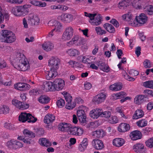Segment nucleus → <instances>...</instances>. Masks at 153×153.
<instances>
[{
    "label": "nucleus",
    "mask_w": 153,
    "mask_h": 153,
    "mask_svg": "<svg viewBox=\"0 0 153 153\" xmlns=\"http://www.w3.org/2000/svg\"><path fill=\"white\" fill-rule=\"evenodd\" d=\"M130 137L133 140L139 139L142 137L141 133L138 130L134 131L130 133Z\"/></svg>",
    "instance_id": "23"
},
{
    "label": "nucleus",
    "mask_w": 153,
    "mask_h": 153,
    "mask_svg": "<svg viewBox=\"0 0 153 153\" xmlns=\"http://www.w3.org/2000/svg\"><path fill=\"white\" fill-rule=\"evenodd\" d=\"M88 140L86 138L83 139V140L79 144L78 149L81 152H84L87 149L88 145Z\"/></svg>",
    "instance_id": "17"
},
{
    "label": "nucleus",
    "mask_w": 153,
    "mask_h": 153,
    "mask_svg": "<svg viewBox=\"0 0 153 153\" xmlns=\"http://www.w3.org/2000/svg\"><path fill=\"white\" fill-rule=\"evenodd\" d=\"M53 85L54 90L60 91L64 87L65 85V82L64 80L60 79H55L53 82Z\"/></svg>",
    "instance_id": "10"
},
{
    "label": "nucleus",
    "mask_w": 153,
    "mask_h": 153,
    "mask_svg": "<svg viewBox=\"0 0 153 153\" xmlns=\"http://www.w3.org/2000/svg\"><path fill=\"white\" fill-rule=\"evenodd\" d=\"M77 115L78 118L85 116V112L82 109L78 110L77 111Z\"/></svg>",
    "instance_id": "54"
},
{
    "label": "nucleus",
    "mask_w": 153,
    "mask_h": 153,
    "mask_svg": "<svg viewBox=\"0 0 153 153\" xmlns=\"http://www.w3.org/2000/svg\"><path fill=\"white\" fill-rule=\"evenodd\" d=\"M126 62V57H123L121 61L117 65L118 68L121 70H123V67H121L122 64H125Z\"/></svg>",
    "instance_id": "53"
},
{
    "label": "nucleus",
    "mask_w": 153,
    "mask_h": 153,
    "mask_svg": "<svg viewBox=\"0 0 153 153\" xmlns=\"http://www.w3.org/2000/svg\"><path fill=\"white\" fill-rule=\"evenodd\" d=\"M142 2H141V4L143 3L144 1H145L144 6L145 8L144 9H146L145 10V12L146 13L149 15H152L153 14V6L152 5H150L146 7V8H145V4L146 2V0H141Z\"/></svg>",
    "instance_id": "30"
},
{
    "label": "nucleus",
    "mask_w": 153,
    "mask_h": 153,
    "mask_svg": "<svg viewBox=\"0 0 153 153\" xmlns=\"http://www.w3.org/2000/svg\"><path fill=\"white\" fill-rule=\"evenodd\" d=\"M7 66V64L5 60L1 59L0 61V69H3L6 68Z\"/></svg>",
    "instance_id": "61"
},
{
    "label": "nucleus",
    "mask_w": 153,
    "mask_h": 153,
    "mask_svg": "<svg viewBox=\"0 0 153 153\" xmlns=\"http://www.w3.org/2000/svg\"><path fill=\"white\" fill-rule=\"evenodd\" d=\"M107 97V94L105 92H102L94 97L93 101L97 104H100L104 102Z\"/></svg>",
    "instance_id": "8"
},
{
    "label": "nucleus",
    "mask_w": 153,
    "mask_h": 153,
    "mask_svg": "<svg viewBox=\"0 0 153 153\" xmlns=\"http://www.w3.org/2000/svg\"><path fill=\"white\" fill-rule=\"evenodd\" d=\"M102 108H97L91 111L90 113V117L93 119H97L99 117H101Z\"/></svg>",
    "instance_id": "18"
},
{
    "label": "nucleus",
    "mask_w": 153,
    "mask_h": 153,
    "mask_svg": "<svg viewBox=\"0 0 153 153\" xmlns=\"http://www.w3.org/2000/svg\"><path fill=\"white\" fill-rule=\"evenodd\" d=\"M133 149L134 152L137 153H145V149L144 146L142 143H137L133 146Z\"/></svg>",
    "instance_id": "21"
},
{
    "label": "nucleus",
    "mask_w": 153,
    "mask_h": 153,
    "mask_svg": "<svg viewBox=\"0 0 153 153\" xmlns=\"http://www.w3.org/2000/svg\"><path fill=\"white\" fill-rule=\"evenodd\" d=\"M23 133L25 135V137L23 138L22 136H19L18 137V139L20 140H23L24 143L28 144H30V138H33L35 137V134L26 129L24 130Z\"/></svg>",
    "instance_id": "5"
},
{
    "label": "nucleus",
    "mask_w": 153,
    "mask_h": 153,
    "mask_svg": "<svg viewBox=\"0 0 153 153\" xmlns=\"http://www.w3.org/2000/svg\"><path fill=\"white\" fill-rule=\"evenodd\" d=\"M143 85L145 87L153 89V81L149 80L143 83Z\"/></svg>",
    "instance_id": "45"
},
{
    "label": "nucleus",
    "mask_w": 153,
    "mask_h": 153,
    "mask_svg": "<svg viewBox=\"0 0 153 153\" xmlns=\"http://www.w3.org/2000/svg\"><path fill=\"white\" fill-rule=\"evenodd\" d=\"M83 130L82 128L79 127H77L76 132V135H81L83 133Z\"/></svg>",
    "instance_id": "62"
},
{
    "label": "nucleus",
    "mask_w": 153,
    "mask_h": 153,
    "mask_svg": "<svg viewBox=\"0 0 153 153\" xmlns=\"http://www.w3.org/2000/svg\"><path fill=\"white\" fill-rule=\"evenodd\" d=\"M111 116V111H103L102 108V113L101 114V117H105L107 118H109Z\"/></svg>",
    "instance_id": "47"
},
{
    "label": "nucleus",
    "mask_w": 153,
    "mask_h": 153,
    "mask_svg": "<svg viewBox=\"0 0 153 153\" xmlns=\"http://www.w3.org/2000/svg\"><path fill=\"white\" fill-rule=\"evenodd\" d=\"M41 88L46 91H54L53 83L50 81L44 82L42 85Z\"/></svg>",
    "instance_id": "12"
},
{
    "label": "nucleus",
    "mask_w": 153,
    "mask_h": 153,
    "mask_svg": "<svg viewBox=\"0 0 153 153\" xmlns=\"http://www.w3.org/2000/svg\"><path fill=\"white\" fill-rule=\"evenodd\" d=\"M122 84L118 82L111 85L109 88L111 90L117 91L120 90L122 89Z\"/></svg>",
    "instance_id": "31"
},
{
    "label": "nucleus",
    "mask_w": 153,
    "mask_h": 153,
    "mask_svg": "<svg viewBox=\"0 0 153 153\" xmlns=\"http://www.w3.org/2000/svg\"><path fill=\"white\" fill-rule=\"evenodd\" d=\"M111 98L112 99L114 100L119 99H121V97H120V92L116 94H113L112 95Z\"/></svg>",
    "instance_id": "63"
},
{
    "label": "nucleus",
    "mask_w": 153,
    "mask_h": 153,
    "mask_svg": "<svg viewBox=\"0 0 153 153\" xmlns=\"http://www.w3.org/2000/svg\"><path fill=\"white\" fill-rule=\"evenodd\" d=\"M31 3L36 6L41 7H45L46 5V4L45 3L38 1H32Z\"/></svg>",
    "instance_id": "44"
},
{
    "label": "nucleus",
    "mask_w": 153,
    "mask_h": 153,
    "mask_svg": "<svg viewBox=\"0 0 153 153\" xmlns=\"http://www.w3.org/2000/svg\"><path fill=\"white\" fill-rule=\"evenodd\" d=\"M102 19L101 15L95 13V15L94 16L93 19L91 20L89 22L91 25L97 26L101 23Z\"/></svg>",
    "instance_id": "20"
},
{
    "label": "nucleus",
    "mask_w": 153,
    "mask_h": 153,
    "mask_svg": "<svg viewBox=\"0 0 153 153\" xmlns=\"http://www.w3.org/2000/svg\"><path fill=\"white\" fill-rule=\"evenodd\" d=\"M19 120L22 122H25L27 121L28 123H34L37 120V118H35L30 113L22 112L19 117Z\"/></svg>",
    "instance_id": "4"
},
{
    "label": "nucleus",
    "mask_w": 153,
    "mask_h": 153,
    "mask_svg": "<svg viewBox=\"0 0 153 153\" xmlns=\"http://www.w3.org/2000/svg\"><path fill=\"white\" fill-rule=\"evenodd\" d=\"M13 63L14 68L20 71H26L30 67L28 61L24 55L20 51L15 53Z\"/></svg>",
    "instance_id": "1"
},
{
    "label": "nucleus",
    "mask_w": 153,
    "mask_h": 153,
    "mask_svg": "<svg viewBox=\"0 0 153 153\" xmlns=\"http://www.w3.org/2000/svg\"><path fill=\"white\" fill-rule=\"evenodd\" d=\"M108 121L110 123L114 124L118 123V120L117 116H112L108 119Z\"/></svg>",
    "instance_id": "46"
},
{
    "label": "nucleus",
    "mask_w": 153,
    "mask_h": 153,
    "mask_svg": "<svg viewBox=\"0 0 153 153\" xmlns=\"http://www.w3.org/2000/svg\"><path fill=\"white\" fill-rule=\"evenodd\" d=\"M30 7V5L27 4L21 6H15L12 7L11 12L16 16H25L28 13V8Z\"/></svg>",
    "instance_id": "3"
},
{
    "label": "nucleus",
    "mask_w": 153,
    "mask_h": 153,
    "mask_svg": "<svg viewBox=\"0 0 153 153\" xmlns=\"http://www.w3.org/2000/svg\"><path fill=\"white\" fill-rule=\"evenodd\" d=\"M147 121L145 119H142L137 121L136 124L139 127H143L147 126Z\"/></svg>",
    "instance_id": "41"
},
{
    "label": "nucleus",
    "mask_w": 153,
    "mask_h": 153,
    "mask_svg": "<svg viewBox=\"0 0 153 153\" xmlns=\"http://www.w3.org/2000/svg\"><path fill=\"white\" fill-rule=\"evenodd\" d=\"M59 19L63 22L69 23L72 21L73 18L71 14L63 13L59 17Z\"/></svg>",
    "instance_id": "16"
},
{
    "label": "nucleus",
    "mask_w": 153,
    "mask_h": 153,
    "mask_svg": "<svg viewBox=\"0 0 153 153\" xmlns=\"http://www.w3.org/2000/svg\"><path fill=\"white\" fill-rule=\"evenodd\" d=\"M55 119V116L52 114H48L45 116L44 119V122L49 124L53 122Z\"/></svg>",
    "instance_id": "28"
},
{
    "label": "nucleus",
    "mask_w": 153,
    "mask_h": 153,
    "mask_svg": "<svg viewBox=\"0 0 153 153\" xmlns=\"http://www.w3.org/2000/svg\"><path fill=\"white\" fill-rule=\"evenodd\" d=\"M148 17L144 13H141L138 16H136L135 19L140 24L143 25L146 23L148 20Z\"/></svg>",
    "instance_id": "15"
},
{
    "label": "nucleus",
    "mask_w": 153,
    "mask_h": 153,
    "mask_svg": "<svg viewBox=\"0 0 153 153\" xmlns=\"http://www.w3.org/2000/svg\"><path fill=\"white\" fill-rule=\"evenodd\" d=\"M42 48L46 51H51L54 47L53 44L50 42H47L42 45Z\"/></svg>",
    "instance_id": "24"
},
{
    "label": "nucleus",
    "mask_w": 153,
    "mask_h": 153,
    "mask_svg": "<svg viewBox=\"0 0 153 153\" xmlns=\"http://www.w3.org/2000/svg\"><path fill=\"white\" fill-rule=\"evenodd\" d=\"M144 115L143 111L141 109H137L133 115V118L137 119L143 117Z\"/></svg>",
    "instance_id": "33"
},
{
    "label": "nucleus",
    "mask_w": 153,
    "mask_h": 153,
    "mask_svg": "<svg viewBox=\"0 0 153 153\" xmlns=\"http://www.w3.org/2000/svg\"><path fill=\"white\" fill-rule=\"evenodd\" d=\"M56 105L59 108H61L62 107L65 105L64 100L61 98L58 99L57 101Z\"/></svg>",
    "instance_id": "50"
},
{
    "label": "nucleus",
    "mask_w": 153,
    "mask_h": 153,
    "mask_svg": "<svg viewBox=\"0 0 153 153\" xmlns=\"http://www.w3.org/2000/svg\"><path fill=\"white\" fill-rule=\"evenodd\" d=\"M4 34L5 36V41L7 43H11L15 41L16 37L15 34L12 31L4 30Z\"/></svg>",
    "instance_id": "9"
},
{
    "label": "nucleus",
    "mask_w": 153,
    "mask_h": 153,
    "mask_svg": "<svg viewBox=\"0 0 153 153\" xmlns=\"http://www.w3.org/2000/svg\"><path fill=\"white\" fill-rule=\"evenodd\" d=\"M14 87L15 89L25 91L29 90L30 86V85L26 83L18 82L14 85Z\"/></svg>",
    "instance_id": "13"
},
{
    "label": "nucleus",
    "mask_w": 153,
    "mask_h": 153,
    "mask_svg": "<svg viewBox=\"0 0 153 153\" xmlns=\"http://www.w3.org/2000/svg\"><path fill=\"white\" fill-rule=\"evenodd\" d=\"M4 127L6 128L10 129V130H14L15 129V127H14V125L10 123H4Z\"/></svg>",
    "instance_id": "52"
},
{
    "label": "nucleus",
    "mask_w": 153,
    "mask_h": 153,
    "mask_svg": "<svg viewBox=\"0 0 153 153\" xmlns=\"http://www.w3.org/2000/svg\"><path fill=\"white\" fill-rule=\"evenodd\" d=\"M69 65H70L72 67H76L78 66L79 64L78 63L74 61L71 60L68 62Z\"/></svg>",
    "instance_id": "60"
},
{
    "label": "nucleus",
    "mask_w": 153,
    "mask_h": 153,
    "mask_svg": "<svg viewBox=\"0 0 153 153\" xmlns=\"http://www.w3.org/2000/svg\"><path fill=\"white\" fill-rule=\"evenodd\" d=\"M129 125L126 123H122L120 124L118 127V131L121 132H124L129 130Z\"/></svg>",
    "instance_id": "25"
},
{
    "label": "nucleus",
    "mask_w": 153,
    "mask_h": 153,
    "mask_svg": "<svg viewBox=\"0 0 153 153\" xmlns=\"http://www.w3.org/2000/svg\"><path fill=\"white\" fill-rule=\"evenodd\" d=\"M74 29L71 26L65 28L62 37V39L67 41L70 39L73 35Z\"/></svg>",
    "instance_id": "6"
},
{
    "label": "nucleus",
    "mask_w": 153,
    "mask_h": 153,
    "mask_svg": "<svg viewBox=\"0 0 153 153\" xmlns=\"http://www.w3.org/2000/svg\"><path fill=\"white\" fill-rule=\"evenodd\" d=\"M86 116H84L78 118L79 120V122L82 124V125H84L85 123H86Z\"/></svg>",
    "instance_id": "64"
},
{
    "label": "nucleus",
    "mask_w": 153,
    "mask_h": 153,
    "mask_svg": "<svg viewBox=\"0 0 153 153\" xmlns=\"http://www.w3.org/2000/svg\"><path fill=\"white\" fill-rule=\"evenodd\" d=\"M53 23L54 24L55 28L53 29V30L55 31L59 32L60 31L62 26L60 22L56 21H51L49 22V23Z\"/></svg>",
    "instance_id": "34"
},
{
    "label": "nucleus",
    "mask_w": 153,
    "mask_h": 153,
    "mask_svg": "<svg viewBox=\"0 0 153 153\" xmlns=\"http://www.w3.org/2000/svg\"><path fill=\"white\" fill-rule=\"evenodd\" d=\"M82 57L81 62L84 63H87L90 60L87 57V56H81Z\"/></svg>",
    "instance_id": "57"
},
{
    "label": "nucleus",
    "mask_w": 153,
    "mask_h": 153,
    "mask_svg": "<svg viewBox=\"0 0 153 153\" xmlns=\"http://www.w3.org/2000/svg\"><path fill=\"white\" fill-rule=\"evenodd\" d=\"M31 22L32 25H37L40 23V20L37 16L35 15L33 16Z\"/></svg>",
    "instance_id": "43"
},
{
    "label": "nucleus",
    "mask_w": 153,
    "mask_h": 153,
    "mask_svg": "<svg viewBox=\"0 0 153 153\" xmlns=\"http://www.w3.org/2000/svg\"><path fill=\"white\" fill-rule=\"evenodd\" d=\"M147 146L150 148H153V137H152L148 140L145 142Z\"/></svg>",
    "instance_id": "49"
},
{
    "label": "nucleus",
    "mask_w": 153,
    "mask_h": 153,
    "mask_svg": "<svg viewBox=\"0 0 153 153\" xmlns=\"http://www.w3.org/2000/svg\"><path fill=\"white\" fill-rule=\"evenodd\" d=\"M12 103L16 108L22 110L27 109L29 106L28 104L25 103L16 99H13Z\"/></svg>",
    "instance_id": "11"
},
{
    "label": "nucleus",
    "mask_w": 153,
    "mask_h": 153,
    "mask_svg": "<svg viewBox=\"0 0 153 153\" xmlns=\"http://www.w3.org/2000/svg\"><path fill=\"white\" fill-rule=\"evenodd\" d=\"M123 19L125 21L129 22L133 20V16L131 12H129L122 15Z\"/></svg>",
    "instance_id": "32"
},
{
    "label": "nucleus",
    "mask_w": 153,
    "mask_h": 153,
    "mask_svg": "<svg viewBox=\"0 0 153 153\" xmlns=\"http://www.w3.org/2000/svg\"><path fill=\"white\" fill-rule=\"evenodd\" d=\"M70 127V129L68 130V133L70 134L76 135L77 127H72L71 125Z\"/></svg>",
    "instance_id": "51"
},
{
    "label": "nucleus",
    "mask_w": 153,
    "mask_h": 153,
    "mask_svg": "<svg viewBox=\"0 0 153 153\" xmlns=\"http://www.w3.org/2000/svg\"><path fill=\"white\" fill-rule=\"evenodd\" d=\"M15 140H12L7 142L6 143V146L11 149H15Z\"/></svg>",
    "instance_id": "42"
},
{
    "label": "nucleus",
    "mask_w": 153,
    "mask_h": 153,
    "mask_svg": "<svg viewBox=\"0 0 153 153\" xmlns=\"http://www.w3.org/2000/svg\"><path fill=\"white\" fill-rule=\"evenodd\" d=\"M9 107L6 105H3L0 107V112L1 114H7L9 113Z\"/></svg>",
    "instance_id": "38"
},
{
    "label": "nucleus",
    "mask_w": 153,
    "mask_h": 153,
    "mask_svg": "<svg viewBox=\"0 0 153 153\" xmlns=\"http://www.w3.org/2000/svg\"><path fill=\"white\" fill-rule=\"evenodd\" d=\"M49 98L45 95L42 96L40 97L39 99V102L42 104H46L49 101Z\"/></svg>",
    "instance_id": "40"
},
{
    "label": "nucleus",
    "mask_w": 153,
    "mask_h": 153,
    "mask_svg": "<svg viewBox=\"0 0 153 153\" xmlns=\"http://www.w3.org/2000/svg\"><path fill=\"white\" fill-rule=\"evenodd\" d=\"M48 63L51 68L57 70L59 66L60 60L58 58L52 57L49 60Z\"/></svg>",
    "instance_id": "7"
},
{
    "label": "nucleus",
    "mask_w": 153,
    "mask_h": 153,
    "mask_svg": "<svg viewBox=\"0 0 153 153\" xmlns=\"http://www.w3.org/2000/svg\"><path fill=\"white\" fill-rule=\"evenodd\" d=\"M97 64L100 67V68L101 70L105 72H108L110 70L108 66L107 65H106L105 63L102 62L98 64Z\"/></svg>",
    "instance_id": "37"
},
{
    "label": "nucleus",
    "mask_w": 153,
    "mask_h": 153,
    "mask_svg": "<svg viewBox=\"0 0 153 153\" xmlns=\"http://www.w3.org/2000/svg\"><path fill=\"white\" fill-rule=\"evenodd\" d=\"M75 106V104L73 103H71V102L67 103L65 105V108L68 109L70 110L72 109Z\"/></svg>",
    "instance_id": "55"
},
{
    "label": "nucleus",
    "mask_w": 153,
    "mask_h": 153,
    "mask_svg": "<svg viewBox=\"0 0 153 153\" xmlns=\"http://www.w3.org/2000/svg\"><path fill=\"white\" fill-rule=\"evenodd\" d=\"M105 132L103 130L99 129L92 133V135L94 138H101L104 135Z\"/></svg>",
    "instance_id": "26"
},
{
    "label": "nucleus",
    "mask_w": 153,
    "mask_h": 153,
    "mask_svg": "<svg viewBox=\"0 0 153 153\" xmlns=\"http://www.w3.org/2000/svg\"><path fill=\"white\" fill-rule=\"evenodd\" d=\"M145 97L142 95L137 96L134 98V102L137 104H140L144 102Z\"/></svg>",
    "instance_id": "35"
},
{
    "label": "nucleus",
    "mask_w": 153,
    "mask_h": 153,
    "mask_svg": "<svg viewBox=\"0 0 153 153\" xmlns=\"http://www.w3.org/2000/svg\"><path fill=\"white\" fill-rule=\"evenodd\" d=\"M125 143L124 140L121 138H116L113 141V145L116 146L120 147Z\"/></svg>",
    "instance_id": "27"
},
{
    "label": "nucleus",
    "mask_w": 153,
    "mask_h": 153,
    "mask_svg": "<svg viewBox=\"0 0 153 153\" xmlns=\"http://www.w3.org/2000/svg\"><path fill=\"white\" fill-rule=\"evenodd\" d=\"M145 1L141 4V0H135L131 2L130 0H122L119 3L118 7L120 9H122L126 7L132 3L133 6L136 9H143L145 8L144 4Z\"/></svg>",
    "instance_id": "2"
},
{
    "label": "nucleus",
    "mask_w": 153,
    "mask_h": 153,
    "mask_svg": "<svg viewBox=\"0 0 153 153\" xmlns=\"http://www.w3.org/2000/svg\"><path fill=\"white\" fill-rule=\"evenodd\" d=\"M129 74L133 76H135L138 75L139 74V72L134 69L130 70L129 72Z\"/></svg>",
    "instance_id": "59"
},
{
    "label": "nucleus",
    "mask_w": 153,
    "mask_h": 153,
    "mask_svg": "<svg viewBox=\"0 0 153 153\" xmlns=\"http://www.w3.org/2000/svg\"><path fill=\"white\" fill-rule=\"evenodd\" d=\"M65 52L70 56H76L80 53L79 51L73 48L66 50Z\"/></svg>",
    "instance_id": "29"
},
{
    "label": "nucleus",
    "mask_w": 153,
    "mask_h": 153,
    "mask_svg": "<svg viewBox=\"0 0 153 153\" xmlns=\"http://www.w3.org/2000/svg\"><path fill=\"white\" fill-rule=\"evenodd\" d=\"M57 75L56 70L51 68L50 70L45 72V77L47 80H51L54 78Z\"/></svg>",
    "instance_id": "19"
},
{
    "label": "nucleus",
    "mask_w": 153,
    "mask_h": 153,
    "mask_svg": "<svg viewBox=\"0 0 153 153\" xmlns=\"http://www.w3.org/2000/svg\"><path fill=\"white\" fill-rule=\"evenodd\" d=\"M64 97L65 98V99L66 100L67 103L71 102L72 97L69 94H68L66 93L65 94Z\"/></svg>",
    "instance_id": "58"
},
{
    "label": "nucleus",
    "mask_w": 153,
    "mask_h": 153,
    "mask_svg": "<svg viewBox=\"0 0 153 153\" xmlns=\"http://www.w3.org/2000/svg\"><path fill=\"white\" fill-rule=\"evenodd\" d=\"M15 149L21 148L23 146V144L21 142L15 140Z\"/></svg>",
    "instance_id": "56"
},
{
    "label": "nucleus",
    "mask_w": 153,
    "mask_h": 153,
    "mask_svg": "<svg viewBox=\"0 0 153 153\" xmlns=\"http://www.w3.org/2000/svg\"><path fill=\"white\" fill-rule=\"evenodd\" d=\"M71 125L69 123L65 122L61 123L59 124L58 126V129L62 131L68 132L71 128Z\"/></svg>",
    "instance_id": "22"
},
{
    "label": "nucleus",
    "mask_w": 153,
    "mask_h": 153,
    "mask_svg": "<svg viewBox=\"0 0 153 153\" xmlns=\"http://www.w3.org/2000/svg\"><path fill=\"white\" fill-rule=\"evenodd\" d=\"M92 144L93 147L98 150L102 149L104 148L103 142L99 139H94L92 142Z\"/></svg>",
    "instance_id": "14"
},
{
    "label": "nucleus",
    "mask_w": 153,
    "mask_h": 153,
    "mask_svg": "<svg viewBox=\"0 0 153 153\" xmlns=\"http://www.w3.org/2000/svg\"><path fill=\"white\" fill-rule=\"evenodd\" d=\"M95 30L97 33L100 35H102L106 33L105 30L102 29L100 27H97L95 28Z\"/></svg>",
    "instance_id": "48"
},
{
    "label": "nucleus",
    "mask_w": 153,
    "mask_h": 153,
    "mask_svg": "<svg viewBox=\"0 0 153 153\" xmlns=\"http://www.w3.org/2000/svg\"><path fill=\"white\" fill-rule=\"evenodd\" d=\"M104 27L107 31L109 33H113L115 31V29L114 27L110 24L106 23L104 25Z\"/></svg>",
    "instance_id": "39"
},
{
    "label": "nucleus",
    "mask_w": 153,
    "mask_h": 153,
    "mask_svg": "<svg viewBox=\"0 0 153 153\" xmlns=\"http://www.w3.org/2000/svg\"><path fill=\"white\" fill-rule=\"evenodd\" d=\"M39 143L42 145L48 147L51 146V143L48 140L45 138H41L39 140Z\"/></svg>",
    "instance_id": "36"
}]
</instances>
